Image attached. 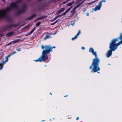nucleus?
<instances>
[{
  "instance_id": "nucleus-11",
  "label": "nucleus",
  "mask_w": 122,
  "mask_h": 122,
  "mask_svg": "<svg viewBox=\"0 0 122 122\" xmlns=\"http://www.w3.org/2000/svg\"><path fill=\"white\" fill-rule=\"evenodd\" d=\"M20 41V39H18L14 41H12V42L13 44H14L15 43H16Z\"/></svg>"
},
{
  "instance_id": "nucleus-20",
  "label": "nucleus",
  "mask_w": 122,
  "mask_h": 122,
  "mask_svg": "<svg viewBox=\"0 0 122 122\" xmlns=\"http://www.w3.org/2000/svg\"><path fill=\"white\" fill-rule=\"evenodd\" d=\"M75 10L73 9L71 11V13H72V15H73L75 13Z\"/></svg>"
},
{
  "instance_id": "nucleus-44",
  "label": "nucleus",
  "mask_w": 122,
  "mask_h": 122,
  "mask_svg": "<svg viewBox=\"0 0 122 122\" xmlns=\"http://www.w3.org/2000/svg\"><path fill=\"white\" fill-rule=\"evenodd\" d=\"M2 58V56H1L0 57V59L1 58Z\"/></svg>"
},
{
  "instance_id": "nucleus-8",
  "label": "nucleus",
  "mask_w": 122,
  "mask_h": 122,
  "mask_svg": "<svg viewBox=\"0 0 122 122\" xmlns=\"http://www.w3.org/2000/svg\"><path fill=\"white\" fill-rule=\"evenodd\" d=\"M85 1V0H83L81 3H79L75 7L73 8V9L74 10H75L78 7L80 6L83 3V2Z\"/></svg>"
},
{
  "instance_id": "nucleus-38",
  "label": "nucleus",
  "mask_w": 122,
  "mask_h": 122,
  "mask_svg": "<svg viewBox=\"0 0 122 122\" xmlns=\"http://www.w3.org/2000/svg\"><path fill=\"white\" fill-rule=\"evenodd\" d=\"M55 24L54 23H52L51 24V25H54Z\"/></svg>"
},
{
  "instance_id": "nucleus-12",
  "label": "nucleus",
  "mask_w": 122,
  "mask_h": 122,
  "mask_svg": "<svg viewBox=\"0 0 122 122\" xmlns=\"http://www.w3.org/2000/svg\"><path fill=\"white\" fill-rule=\"evenodd\" d=\"M5 61H3L2 65L3 66V65H4L5 63L8 60V58L7 57V56H6L5 57ZM1 64L2 65V64Z\"/></svg>"
},
{
  "instance_id": "nucleus-30",
  "label": "nucleus",
  "mask_w": 122,
  "mask_h": 122,
  "mask_svg": "<svg viewBox=\"0 0 122 122\" xmlns=\"http://www.w3.org/2000/svg\"><path fill=\"white\" fill-rule=\"evenodd\" d=\"M16 50L18 51H20V48H19L18 49H16Z\"/></svg>"
},
{
  "instance_id": "nucleus-22",
  "label": "nucleus",
  "mask_w": 122,
  "mask_h": 122,
  "mask_svg": "<svg viewBox=\"0 0 122 122\" xmlns=\"http://www.w3.org/2000/svg\"><path fill=\"white\" fill-rule=\"evenodd\" d=\"M72 7V6H71L66 11L67 13L68 11H69V10L71 9V8Z\"/></svg>"
},
{
  "instance_id": "nucleus-34",
  "label": "nucleus",
  "mask_w": 122,
  "mask_h": 122,
  "mask_svg": "<svg viewBox=\"0 0 122 122\" xmlns=\"http://www.w3.org/2000/svg\"><path fill=\"white\" fill-rule=\"evenodd\" d=\"M58 21V20H57L54 22V24H55Z\"/></svg>"
},
{
  "instance_id": "nucleus-27",
  "label": "nucleus",
  "mask_w": 122,
  "mask_h": 122,
  "mask_svg": "<svg viewBox=\"0 0 122 122\" xmlns=\"http://www.w3.org/2000/svg\"><path fill=\"white\" fill-rule=\"evenodd\" d=\"M16 51H14V52H12V53H11V54L12 55L14 54H15L16 53Z\"/></svg>"
},
{
  "instance_id": "nucleus-46",
  "label": "nucleus",
  "mask_w": 122,
  "mask_h": 122,
  "mask_svg": "<svg viewBox=\"0 0 122 122\" xmlns=\"http://www.w3.org/2000/svg\"><path fill=\"white\" fill-rule=\"evenodd\" d=\"M67 96V95H66V96H64V97H66V96Z\"/></svg>"
},
{
  "instance_id": "nucleus-16",
  "label": "nucleus",
  "mask_w": 122,
  "mask_h": 122,
  "mask_svg": "<svg viewBox=\"0 0 122 122\" xmlns=\"http://www.w3.org/2000/svg\"><path fill=\"white\" fill-rule=\"evenodd\" d=\"M36 28L35 27H34L33 29L31 30V31L29 33V34L30 35L34 31V30H35Z\"/></svg>"
},
{
  "instance_id": "nucleus-45",
  "label": "nucleus",
  "mask_w": 122,
  "mask_h": 122,
  "mask_svg": "<svg viewBox=\"0 0 122 122\" xmlns=\"http://www.w3.org/2000/svg\"><path fill=\"white\" fill-rule=\"evenodd\" d=\"M24 25H22L20 27H21V26H23Z\"/></svg>"
},
{
  "instance_id": "nucleus-36",
  "label": "nucleus",
  "mask_w": 122,
  "mask_h": 122,
  "mask_svg": "<svg viewBox=\"0 0 122 122\" xmlns=\"http://www.w3.org/2000/svg\"><path fill=\"white\" fill-rule=\"evenodd\" d=\"M102 1V2H101V4H102V2L103 1L104 2H106V1L105 0H102V1Z\"/></svg>"
},
{
  "instance_id": "nucleus-25",
  "label": "nucleus",
  "mask_w": 122,
  "mask_h": 122,
  "mask_svg": "<svg viewBox=\"0 0 122 122\" xmlns=\"http://www.w3.org/2000/svg\"><path fill=\"white\" fill-rule=\"evenodd\" d=\"M3 67V65L1 64H0V70L2 69Z\"/></svg>"
},
{
  "instance_id": "nucleus-3",
  "label": "nucleus",
  "mask_w": 122,
  "mask_h": 122,
  "mask_svg": "<svg viewBox=\"0 0 122 122\" xmlns=\"http://www.w3.org/2000/svg\"><path fill=\"white\" fill-rule=\"evenodd\" d=\"M17 3H14L10 4V6L7 8L6 10H1L0 11V18L3 17L5 15L6 12L11 10L12 8H15L17 7Z\"/></svg>"
},
{
  "instance_id": "nucleus-42",
  "label": "nucleus",
  "mask_w": 122,
  "mask_h": 122,
  "mask_svg": "<svg viewBox=\"0 0 122 122\" xmlns=\"http://www.w3.org/2000/svg\"><path fill=\"white\" fill-rule=\"evenodd\" d=\"M28 26H28V25L27 26H26L24 28H27V27H28Z\"/></svg>"
},
{
  "instance_id": "nucleus-47",
  "label": "nucleus",
  "mask_w": 122,
  "mask_h": 122,
  "mask_svg": "<svg viewBox=\"0 0 122 122\" xmlns=\"http://www.w3.org/2000/svg\"><path fill=\"white\" fill-rule=\"evenodd\" d=\"M54 21V20H51V21Z\"/></svg>"
},
{
  "instance_id": "nucleus-15",
  "label": "nucleus",
  "mask_w": 122,
  "mask_h": 122,
  "mask_svg": "<svg viewBox=\"0 0 122 122\" xmlns=\"http://www.w3.org/2000/svg\"><path fill=\"white\" fill-rule=\"evenodd\" d=\"M35 16H36L35 15H33L32 16L29 17L28 18V20H30V19H32Z\"/></svg>"
},
{
  "instance_id": "nucleus-2",
  "label": "nucleus",
  "mask_w": 122,
  "mask_h": 122,
  "mask_svg": "<svg viewBox=\"0 0 122 122\" xmlns=\"http://www.w3.org/2000/svg\"><path fill=\"white\" fill-rule=\"evenodd\" d=\"M89 51L92 52V54L95 57V58L92 60L93 62L91 65L89 67L90 69H92V66L93 67V69L92 72H94L100 70L99 67L98 66L100 59L98 58L96 52L94 51V50L92 48H91L89 49Z\"/></svg>"
},
{
  "instance_id": "nucleus-33",
  "label": "nucleus",
  "mask_w": 122,
  "mask_h": 122,
  "mask_svg": "<svg viewBox=\"0 0 122 122\" xmlns=\"http://www.w3.org/2000/svg\"><path fill=\"white\" fill-rule=\"evenodd\" d=\"M58 21V20H57L54 22V24H55Z\"/></svg>"
},
{
  "instance_id": "nucleus-10",
  "label": "nucleus",
  "mask_w": 122,
  "mask_h": 122,
  "mask_svg": "<svg viewBox=\"0 0 122 122\" xmlns=\"http://www.w3.org/2000/svg\"><path fill=\"white\" fill-rule=\"evenodd\" d=\"M14 33V31L10 32L7 34L6 36H10L13 35Z\"/></svg>"
},
{
  "instance_id": "nucleus-17",
  "label": "nucleus",
  "mask_w": 122,
  "mask_h": 122,
  "mask_svg": "<svg viewBox=\"0 0 122 122\" xmlns=\"http://www.w3.org/2000/svg\"><path fill=\"white\" fill-rule=\"evenodd\" d=\"M36 62H37L38 61H39V62H41V58H40V57L37 60H34Z\"/></svg>"
},
{
  "instance_id": "nucleus-40",
  "label": "nucleus",
  "mask_w": 122,
  "mask_h": 122,
  "mask_svg": "<svg viewBox=\"0 0 122 122\" xmlns=\"http://www.w3.org/2000/svg\"><path fill=\"white\" fill-rule=\"evenodd\" d=\"M66 2H64L62 3V4H64L66 3Z\"/></svg>"
},
{
  "instance_id": "nucleus-4",
  "label": "nucleus",
  "mask_w": 122,
  "mask_h": 122,
  "mask_svg": "<svg viewBox=\"0 0 122 122\" xmlns=\"http://www.w3.org/2000/svg\"><path fill=\"white\" fill-rule=\"evenodd\" d=\"M13 25H7L4 27L2 29V31L5 32L7 30H12L11 28L13 27Z\"/></svg>"
},
{
  "instance_id": "nucleus-6",
  "label": "nucleus",
  "mask_w": 122,
  "mask_h": 122,
  "mask_svg": "<svg viewBox=\"0 0 122 122\" xmlns=\"http://www.w3.org/2000/svg\"><path fill=\"white\" fill-rule=\"evenodd\" d=\"M47 54L42 52V56L40 58H41V61H45L47 59H48V57Z\"/></svg>"
},
{
  "instance_id": "nucleus-24",
  "label": "nucleus",
  "mask_w": 122,
  "mask_h": 122,
  "mask_svg": "<svg viewBox=\"0 0 122 122\" xmlns=\"http://www.w3.org/2000/svg\"><path fill=\"white\" fill-rule=\"evenodd\" d=\"M60 16L59 15H58L55 18H54L53 20H56L57 18L60 17Z\"/></svg>"
},
{
  "instance_id": "nucleus-43",
  "label": "nucleus",
  "mask_w": 122,
  "mask_h": 122,
  "mask_svg": "<svg viewBox=\"0 0 122 122\" xmlns=\"http://www.w3.org/2000/svg\"><path fill=\"white\" fill-rule=\"evenodd\" d=\"M89 15V13H87V16H88Z\"/></svg>"
},
{
  "instance_id": "nucleus-13",
  "label": "nucleus",
  "mask_w": 122,
  "mask_h": 122,
  "mask_svg": "<svg viewBox=\"0 0 122 122\" xmlns=\"http://www.w3.org/2000/svg\"><path fill=\"white\" fill-rule=\"evenodd\" d=\"M46 17H47V16H41V17H39V18H37L36 20H41L42 19H43L44 18Z\"/></svg>"
},
{
  "instance_id": "nucleus-26",
  "label": "nucleus",
  "mask_w": 122,
  "mask_h": 122,
  "mask_svg": "<svg viewBox=\"0 0 122 122\" xmlns=\"http://www.w3.org/2000/svg\"><path fill=\"white\" fill-rule=\"evenodd\" d=\"M12 44V41H11V42H10V43H8L7 45V46H9V45H11V44Z\"/></svg>"
},
{
  "instance_id": "nucleus-31",
  "label": "nucleus",
  "mask_w": 122,
  "mask_h": 122,
  "mask_svg": "<svg viewBox=\"0 0 122 122\" xmlns=\"http://www.w3.org/2000/svg\"><path fill=\"white\" fill-rule=\"evenodd\" d=\"M51 50H52V48H55V47H54V46H53V47H51Z\"/></svg>"
},
{
  "instance_id": "nucleus-21",
  "label": "nucleus",
  "mask_w": 122,
  "mask_h": 122,
  "mask_svg": "<svg viewBox=\"0 0 122 122\" xmlns=\"http://www.w3.org/2000/svg\"><path fill=\"white\" fill-rule=\"evenodd\" d=\"M67 13L66 11V12H65L63 13L61 15H60V16H61L63 15H66V14Z\"/></svg>"
},
{
  "instance_id": "nucleus-35",
  "label": "nucleus",
  "mask_w": 122,
  "mask_h": 122,
  "mask_svg": "<svg viewBox=\"0 0 122 122\" xmlns=\"http://www.w3.org/2000/svg\"><path fill=\"white\" fill-rule=\"evenodd\" d=\"M58 21V20H57L54 22V24H55Z\"/></svg>"
},
{
  "instance_id": "nucleus-29",
  "label": "nucleus",
  "mask_w": 122,
  "mask_h": 122,
  "mask_svg": "<svg viewBox=\"0 0 122 122\" xmlns=\"http://www.w3.org/2000/svg\"><path fill=\"white\" fill-rule=\"evenodd\" d=\"M76 38V37H75V36L74 37H73L72 38V40H74L75 38Z\"/></svg>"
},
{
  "instance_id": "nucleus-37",
  "label": "nucleus",
  "mask_w": 122,
  "mask_h": 122,
  "mask_svg": "<svg viewBox=\"0 0 122 122\" xmlns=\"http://www.w3.org/2000/svg\"><path fill=\"white\" fill-rule=\"evenodd\" d=\"M41 48L42 49H43L44 48V46H41Z\"/></svg>"
},
{
  "instance_id": "nucleus-41",
  "label": "nucleus",
  "mask_w": 122,
  "mask_h": 122,
  "mask_svg": "<svg viewBox=\"0 0 122 122\" xmlns=\"http://www.w3.org/2000/svg\"><path fill=\"white\" fill-rule=\"evenodd\" d=\"M79 119V118L78 117H77V118H76V120H78Z\"/></svg>"
},
{
  "instance_id": "nucleus-28",
  "label": "nucleus",
  "mask_w": 122,
  "mask_h": 122,
  "mask_svg": "<svg viewBox=\"0 0 122 122\" xmlns=\"http://www.w3.org/2000/svg\"><path fill=\"white\" fill-rule=\"evenodd\" d=\"M12 54H11L9 55H8V56H6L8 58L10 56L12 55Z\"/></svg>"
},
{
  "instance_id": "nucleus-1",
  "label": "nucleus",
  "mask_w": 122,
  "mask_h": 122,
  "mask_svg": "<svg viewBox=\"0 0 122 122\" xmlns=\"http://www.w3.org/2000/svg\"><path fill=\"white\" fill-rule=\"evenodd\" d=\"M121 35L119 37L121 41H119L118 39H115L112 40L110 44L109 48L110 49V50H108L106 53V55L108 57H109L112 55V51H114L117 49V47L120 45L121 44L122 45V35L121 33Z\"/></svg>"
},
{
  "instance_id": "nucleus-48",
  "label": "nucleus",
  "mask_w": 122,
  "mask_h": 122,
  "mask_svg": "<svg viewBox=\"0 0 122 122\" xmlns=\"http://www.w3.org/2000/svg\"><path fill=\"white\" fill-rule=\"evenodd\" d=\"M54 34H56V33H54Z\"/></svg>"
},
{
  "instance_id": "nucleus-14",
  "label": "nucleus",
  "mask_w": 122,
  "mask_h": 122,
  "mask_svg": "<svg viewBox=\"0 0 122 122\" xmlns=\"http://www.w3.org/2000/svg\"><path fill=\"white\" fill-rule=\"evenodd\" d=\"M50 38V36L49 35H47L44 38V40H45L47 39Z\"/></svg>"
},
{
  "instance_id": "nucleus-50",
  "label": "nucleus",
  "mask_w": 122,
  "mask_h": 122,
  "mask_svg": "<svg viewBox=\"0 0 122 122\" xmlns=\"http://www.w3.org/2000/svg\"><path fill=\"white\" fill-rule=\"evenodd\" d=\"M98 73H99V72H98Z\"/></svg>"
},
{
  "instance_id": "nucleus-19",
  "label": "nucleus",
  "mask_w": 122,
  "mask_h": 122,
  "mask_svg": "<svg viewBox=\"0 0 122 122\" xmlns=\"http://www.w3.org/2000/svg\"><path fill=\"white\" fill-rule=\"evenodd\" d=\"M73 3H74V2H71L70 3H68L67 5V6H70V5H72L73 4Z\"/></svg>"
},
{
  "instance_id": "nucleus-32",
  "label": "nucleus",
  "mask_w": 122,
  "mask_h": 122,
  "mask_svg": "<svg viewBox=\"0 0 122 122\" xmlns=\"http://www.w3.org/2000/svg\"><path fill=\"white\" fill-rule=\"evenodd\" d=\"M81 49L83 50H84L85 49V48L83 47H81Z\"/></svg>"
},
{
  "instance_id": "nucleus-9",
  "label": "nucleus",
  "mask_w": 122,
  "mask_h": 122,
  "mask_svg": "<svg viewBox=\"0 0 122 122\" xmlns=\"http://www.w3.org/2000/svg\"><path fill=\"white\" fill-rule=\"evenodd\" d=\"M65 9L64 8H62L61 9L57 11L56 13L57 14H59L63 11L65 10Z\"/></svg>"
},
{
  "instance_id": "nucleus-5",
  "label": "nucleus",
  "mask_w": 122,
  "mask_h": 122,
  "mask_svg": "<svg viewBox=\"0 0 122 122\" xmlns=\"http://www.w3.org/2000/svg\"><path fill=\"white\" fill-rule=\"evenodd\" d=\"M45 50H43V52L48 54L52 51L51 49V47L49 46H46L44 47Z\"/></svg>"
},
{
  "instance_id": "nucleus-39",
  "label": "nucleus",
  "mask_w": 122,
  "mask_h": 122,
  "mask_svg": "<svg viewBox=\"0 0 122 122\" xmlns=\"http://www.w3.org/2000/svg\"><path fill=\"white\" fill-rule=\"evenodd\" d=\"M75 22H74V23H73L72 24V26H73L74 25V24H75Z\"/></svg>"
},
{
  "instance_id": "nucleus-23",
  "label": "nucleus",
  "mask_w": 122,
  "mask_h": 122,
  "mask_svg": "<svg viewBox=\"0 0 122 122\" xmlns=\"http://www.w3.org/2000/svg\"><path fill=\"white\" fill-rule=\"evenodd\" d=\"M41 24V22H38L36 24V27H38L40 24Z\"/></svg>"
},
{
  "instance_id": "nucleus-18",
  "label": "nucleus",
  "mask_w": 122,
  "mask_h": 122,
  "mask_svg": "<svg viewBox=\"0 0 122 122\" xmlns=\"http://www.w3.org/2000/svg\"><path fill=\"white\" fill-rule=\"evenodd\" d=\"M81 33V31L80 30H79V32L75 36V37H76V38L79 35V34Z\"/></svg>"
},
{
  "instance_id": "nucleus-49",
  "label": "nucleus",
  "mask_w": 122,
  "mask_h": 122,
  "mask_svg": "<svg viewBox=\"0 0 122 122\" xmlns=\"http://www.w3.org/2000/svg\"><path fill=\"white\" fill-rule=\"evenodd\" d=\"M50 94H51L52 95V94H51V93H50Z\"/></svg>"
},
{
  "instance_id": "nucleus-7",
  "label": "nucleus",
  "mask_w": 122,
  "mask_h": 122,
  "mask_svg": "<svg viewBox=\"0 0 122 122\" xmlns=\"http://www.w3.org/2000/svg\"><path fill=\"white\" fill-rule=\"evenodd\" d=\"M102 2V1H101L99 2V5H97L93 9V11H96L100 10L102 5V4H101Z\"/></svg>"
}]
</instances>
